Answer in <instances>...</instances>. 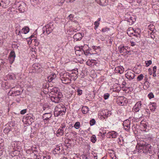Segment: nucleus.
<instances>
[{"instance_id": "e2e57ef3", "label": "nucleus", "mask_w": 159, "mask_h": 159, "mask_svg": "<svg viewBox=\"0 0 159 159\" xmlns=\"http://www.w3.org/2000/svg\"><path fill=\"white\" fill-rule=\"evenodd\" d=\"M68 17L71 20V18H73V15L72 14H70L69 16Z\"/></svg>"}, {"instance_id": "5fc2aeb1", "label": "nucleus", "mask_w": 159, "mask_h": 159, "mask_svg": "<svg viewBox=\"0 0 159 159\" xmlns=\"http://www.w3.org/2000/svg\"><path fill=\"white\" fill-rule=\"evenodd\" d=\"M80 28H77L76 29H74L73 30V32H76L77 31H79L80 30Z\"/></svg>"}, {"instance_id": "2eb2a0df", "label": "nucleus", "mask_w": 159, "mask_h": 159, "mask_svg": "<svg viewBox=\"0 0 159 159\" xmlns=\"http://www.w3.org/2000/svg\"><path fill=\"white\" fill-rule=\"evenodd\" d=\"M117 133L114 131L109 132L107 134V136L109 138H115L117 136Z\"/></svg>"}, {"instance_id": "393cba45", "label": "nucleus", "mask_w": 159, "mask_h": 159, "mask_svg": "<svg viewBox=\"0 0 159 159\" xmlns=\"http://www.w3.org/2000/svg\"><path fill=\"white\" fill-rule=\"evenodd\" d=\"M29 31V28L28 27H25V28L22 29L21 32L23 34H26Z\"/></svg>"}, {"instance_id": "bf43d9fd", "label": "nucleus", "mask_w": 159, "mask_h": 159, "mask_svg": "<svg viewBox=\"0 0 159 159\" xmlns=\"http://www.w3.org/2000/svg\"><path fill=\"white\" fill-rule=\"evenodd\" d=\"M99 133L101 134V135L102 136V137H103V136L105 134H106V132L103 133L102 134L101 131H100Z\"/></svg>"}, {"instance_id": "864d4df0", "label": "nucleus", "mask_w": 159, "mask_h": 159, "mask_svg": "<svg viewBox=\"0 0 159 159\" xmlns=\"http://www.w3.org/2000/svg\"><path fill=\"white\" fill-rule=\"evenodd\" d=\"M4 64V62L2 59H0V66L1 67L2 66H3Z\"/></svg>"}, {"instance_id": "a878e982", "label": "nucleus", "mask_w": 159, "mask_h": 159, "mask_svg": "<svg viewBox=\"0 0 159 159\" xmlns=\"http://www.w3.org/2000/svg\"><path fill=\"white\" fill-rule=\"evenodd\" d=\"M52 74L51 75V76H49L48 77V81L50 82H51L56 77V75L55 74H53L52 76Z\"/></svg>"}, {"instance_id": "aec40b11", "label": "nucleus", "mask_w": 159, "mask_h": 159, "mask_svg": "<svg viewBox=\"0 0 159 159\" xmlns=\"http://www.w3.org/2000/svg\"><path fill=\"white\" fill-rule=\"evenodd\" d=\"M135 21V18L134 16L133 17L131 16L129 17V20H128L127 22L129 23V25H132Z\"/></svg>"}, {"instance_id": "4d7b16f0", "label": "nucleus", "mask_w": 159, "mask_h": 159, "mask_svg": "<svg viewBox=\"0 0 159 159\" xmlns=\"http://www.w3.org/2000/svg\"><path fill=\"white\" fill-rule=\"evenodd\" d=\"M131 46H133L135 45V43L133 41H130Z\"/></svg>"}, {"instance_id": "5701e85b", "label": "nucleus", "mask_w": 159, "mask_h": 159, "mask_svg": "<svg viewBox=\"0 0 159 159\" xmlns=\"http://www.w3.org/2000/svg\"><path fill=\"white\" fill-rule=\"evenodd\" d=\"M140 126L141 128H143L144 129H147V125L145 123V121H142L140 122Z\"/></svg>"}, {"instance_id": "69168bd1", "label": "nucleus", "mask_w": 159, "mask_h": 159, "mask_svg": "<svg viewBox=\"0 0 159 159\" xmlns=\"http://www.w3.org/2000/svg\"><path fill=\"white\" fill-rule=\"evenodd\" d=\"M18 34H17V35H20L21 36H22V35H21V31L18 30Z\"/></svg>"}, {"instance_id": "c85d7f7f", "label": "nucleus", "mask_w": 159, "mask_h": 159, "mask_svg": "<svg viewBox=\"0 0 159 159\" xmlns=\"http://www.w3.org/2000/svg\"><path fill=\"white\" fill-rule=\"evenodd\" d=\"M144 77V76L143 74H141L139 75L137 77V80L138 81H140L141 80L143 79Z\"/></svg>"}, {"instance_id": "6ab92c4d", "label": "nucleus", "mask_w": 159, "mask_h": 159, "mask_svg": "<svg viewBox=\"0 0 159 159\" xmlns=\"http://www.w3.org/2000/svg\"><path fill=\"white\" fill-rule=\"evenodd\" d=\"M57 136L59 137L63 135L64 134L63 130H61L59 128L57 131H56L55 133Z\"/></svg>"}, {"instance_id": "ddd939ff", "label": "nucleus", "mask_w": 159, "mask_h": 159, "mask_svg": "<svg viewBox=\"0 0 159 159\" xmlns=\"http://www.w3.org/2000/svg\"><path fill=\"white\" fill-rule=\"evenodd\" d=\"M82 38V36L81 33H78L75 34L73 38L74 39V41H80L81 40Z\"/></svg>"}, {"instance_id": "a211bd4d", "label": "nucleus", "mask_w": 159, "mask_h": 159, "mask_svg": "<svg viewBox=\"0 0 159 159\" xmlns=\"http://www.w3.org/2000/svg\"><path fill=\"white\" fill-rule=\"evenodd\" d=\"M63 109H66L65 106L62 103H60L57 105L55 107V109H59L63 110Z\"/></svg>"}, {"instance_id": "680f3d73", "label": "nucleus", "mask_w": 159, "mask_h": 159, "mask_svg": "<svg viewBox=\"0 0 159 159\" xmlns=\"http://www.w3.org/2000/svg\"><path fill=\"white\" fill-rule=\"evenodd\" d=\"M43 159H50V157L49 156L44 157H43Z\"/></svg>"}, {"instance_id": "79ce46f5", "label": "nucleus", "mask_w": 159, "mask_h": 159, "mask_svg": "<svg viewBox=\"0 0 159 159\" xmlns=\"http://www.w3.org/2000/svg\"><path fill=\"white\" fill-rule=\"evenodd\" d=\"M90 125H93L95 124V121L94 119H93L90 120Z\"/></svg>"}, {"instance_id": "e433bc0d", "label": "nucleus", "mask_w": 159, "mask_h": 159, "mask_svg": "<svg viewBox=\"0 0 159 159\" xmlns=\"http://www.w3.org/2000/svg\"><path fill=\"white\" fill-rule=\"evenodd\" d=\"M121 88L120 87H117L116 88L114 89L113 91L119 93L120 90Z\"/></svg>"}, {"instance_id": "4468645a", "label": "nucleus", "mask_w": 159, "mask_h": 159, "mask_svg": "<svg viewBox=\"0 0 159 159\" xmlns=\"http://www.w3.org/2000/svg\"><path fill=\"white\" fill-rule=\"evenodd\" d=\"M52 115V114L50 113H45L43 115L42 118L44 120L48 121L49 120Z\"/></svg>"}, {"instance_id": "9b49d317", "label": "nucleus", "mask_w": 159, "mask_h": 159, "mask_svg": "<svg viewBox=\"0 0 159 159\" xmlns=\"http://www.w3.org/2000/svg\"><path fill=\"white\" fill-rule=\"evenodd\" d=\"M51 101L55 103H58L61 102V100L57 97L56 95H53L51 97Z\"/></svg>"}, {"instance_id": "6e6d98bb", "label": "nucleus", "mask_w": 159, "mask_h": 159, "mask_svg": "<svg viewBox=\"0 0 159 159\" xmlns=\"http://www.w3.org/2000/svg\"><path fill=\"white\" fill-rule=\"evenodd\" d=\"M144 80H145V82H147V80H148V76L147 75H145L144 76Z\"/></svg>"}, {"instance_id": "412c9836", "label": "nucleus", "mask_w": 159, "mask_h": 159, "mask_svg": "<svg viewBox=\"0 0 159 159\" xmlns=\"http://www.w3.org/2000/svg\"><path fill=\"white\" fill-rule=\"evenodd\" d=\"M78 71L76 72H72V73L70 74V77H73L74 80H75L78 77Z\"/></svg>"}, {"instance_id": "f8f14e48", "label": "nucleus", "mask_w": 159, "mask_h": 159, "mask_svg": "<svg viewBox=\"0 0 159 159\" xmlns=\"http://www.w3.org/2000/svg\"><path fill=\"white\" fill-rule=\"evenodd\" d=\"M141 106V102L140 101L137 102L134 106L133 109L135 112L138 111Z\"/></svg>"}, {"instance_id": "f257e3e1", "label": "nucleus", "mask_w": 159, "mask_h": 159, "mask_svg": "<svg viewBox=\"0 0 159 159\" xmlns=\"http://www.w3.org/2000/svg\"><path fill=\"white\" fill-rule=\"evenodd\" d=\"M152 150L151 146L148 144L139 145L138 148V152H143L146 154L149 155L150 156V158H151L153 156V155H149L152 153Z\"/></svg>"}, {"instance_id": "cd10ccee", "label": "nucleus", "mask_w": 159, "mask_h": 159, "mask_svg": "<svg viewBox=\"0 0 159 159\" xmlns=\"http://www.w3.org/2000/svg\"><path fill=\"white\" fill-rule=\"evenodd\" d=\"M156 104L155 103L153 102L152 103V107H150V110L152 111H154L155 109H156Z\"/></svg>"}, {"instance_id": "f704fd0d", "label": "nucleus", "mask_w": 159, "mask_h": 159, "mask_svg": "<svg viewBox=\"0 0 159 159\" xmlns=\"http://www.w3.org/2000/svg\"><path fill=\"white\" fill-rule=\"evenodd\" d=\"M99 25V22H98V21H95L94 22V25H95V26L94 27V29L96 30L98 27Z\"/></svg>"}, {"instance_id": "052dcab7", "label": "nucleus", "mask_w": 159, "mask_h": 159, "mask_svg": "<svg viewBox=\"0 0 159 159\" xmlns=\"http://www.w3.org/2000/svg\"><path fill=\"white\" fill-rule=\"evenodd\" d=\"M126 83L125 81H123L122 83V85H124V87L125 88H126V86L125 85H126Z\"/></svg>"}, {"instance_id": "a19ab883", "label": "nucleus", "mask_w": 159, "mask_h": 159, "mask_svg": "<svg viewBox=\"0 0 159 159\" xmlns=\"http://www.w3.org/2000/svg\"><path fill=\"white\" fill-rule=\"evenodd\" d=\"M148 97L149 99H151L154 97V95L152 93H151L148 94Z\"/></svg>"}, {"instance_id": "774afa93", "label": "nucleus", "mask_w": 159, "mask_h": 159, "mask_svg": "<svg viewBox=\"0 0 159 159\" xmlns=\"http://www.w3.org/2000/svg\"><path fill=\"white\" fill-rule=\"evenodd\" d=\"M64 0H63L62 2H60L59 4H58L59 6H61L62 4L63 3H64Z\"/></svg>"}, {"instance_id": "3c124183", "label": "nucleus", "mask_w": 159, "mask_h": 159, "mask_svg": "<svg viewBox=\"0 0 159 159\" xmlns=\"http://www.w3.org/2000/svg\"><path fill=\"white\" fill-rule=\"evenodd\" d=\"M157 70V66H154L153 68L152 71L153 72H156Z\"/></svg>"}, {"instance_id": "338daca9", "label": "nucleus", "mask_w": 159, "mask_h": 159, "mask_svg": "<svg viewBox=\"0 0 159 159\" xmlns=\"http://www.w3.org/2000/svg\"><path fill=\"white\" fill-rule=\"evenodd\" d=\"M84 157L86 159H88V157L87 156L86 154H84L83 155Z\"/></svg>"}, {"instance_id": "6e6552de", "label": "nucleus", "mask_w": 159, "mask_h": 159, "mask_svg": "<svg viewBox=\"0 0 159 159\" xmlns=\"http://www.w3.org/2000/svg\"><path fill=\"white\" fill-rule=\"evenodd\" d=\"M15 87H12L11 89L9 91L8 93L11 94V95L12 96H16L20 95L21 94V93L20 91V90H13V89Z\"/></svg>"}, {"instance_id": "7c9ffc66", "label": "nucleus", "mask_w": 159, "mask_h": 159, "mask_svg": "<svg viewBox=\"0 0 159 159\" xmlns=\"http://www.w3.org/2000/svg\"><path fill=\"white\" fill-rule=\"evenodd\" d=\"M74 127L76 129H78L80 126V123L79 122H76L75 124Z\"/></svg>"}, {"instance_id": "20e7f679", "label": "nucleus", "mask_w": 159, "mask_h": 159, "mask_svg": "<svg viewBox=\"0 0 159 159\" xmlns=\"http://www.w3.org/2000/svg\"><path fill=\"white\" fill-rule=\"evenodd\" d=\"M34 118L32 114H30L27 115L25 117V119L27 123L29 125H30L34 122Z\"/></svg>"}, {"instance_id": "2f4dec72", "label": "nucleus", "mask_w": 159, "mask_h": 159, "mask_svg": "<svg viewBox=\"0 0 159 159\" xmlns=\"http://www.w3.org/2000/svg\"><path fill=\"white\" fill-rule=\"evenodd\" d=\"M90 49L89 48L86 50H84L83 52L84 54L86 56H88L89 55V54H91V53L89 52Z\"/></svg>"}, {"instance_id": "09e8293b", "label": "nucleus", "mask_w": 159, "mask_h": 159, "mask_svg": "<svg viewBox=\"0 0 159 159\" xmlns=\"http://www.w3.org/2000/svg\"><path fill=\"white\" fill-rule=\"evenodd\" d=\"M30 1L34 2L36 4H37L40 1V0H30Z\"/></svg>"}, {"instance_id": "c756f323", "label": "nucleus", "mask_w": 159, "mask_h": 159, "mask_svg": "<svg viewBox=\"0 0 159 159\" xmlns=\"http://www.w3.org/2000/svg\"><path fill=\"white\" fill-rule=\"evenodd\" d=\"M97 139L96 136L94 135H93L91 137V141L93 143H95Z\"/></svg>"}, {"instance_id": "13d9d810", "label": "nucleus", "mask_w": 159, "mask_h": 159, "mask_svg": "<svg viewBox=\"0 0 159 159\" xmlns=\"http://www.w3.org/2000/svg\"><path fill=\"white\" fill-rule=\"evenodd\" d=\"M148 72H149V74L150 75H151L152 74V69H151L149 68L148 69Z\"/></svg>"}, {"instance_id": "de8ad7c7", "label": "nucleus", "mask_w": 159, "mask_h": 159, "mask_svg": "<svg viewBox=\"0 0 159 159\" xmlns=\"http://www.w3.org/2000/svg\"><path fill=\"white\" fill-rule=\"evenodd\" d=\"M26 112V109H25L21 110L20 112V113L21 114H24Z\"/></svg>"}, {"instance_id": "423d86ee", "label": "nucleus", "mask_w": 159, "mask_h": 159, "mask_svg": "<svg viewBox=\"0 0 159 159\" xmlns=\"http://www.w3.org/2000/svg\"><path fill=\"white\" fill-rule=\"evenodd\" d=\"M54 115L55 116H57L59 115H62L65 114L66 111V109H63V110H60L59 109H55Z\"/></svg>"}, {"instance_id": "b1692460", "label": "nucleus", "mask_w": 159, "mask_h": 159, "mask_svg": "<svg viewBox=\"0 0 159 159\" xmlns=\"http://www.w3.org/2000/svg\"><path fill=\"white\" fill-rule=\"evenodd\" d=\"M130 12H127L125 14V15L124 16V18H125V20L127 21L129 20V17H131V16L130 15Z\"/></svg>"}, {"instance_id": "473e14b6", "label": "nucleus", "mask_w": 159, "mask_h": 159, "mask_svg": "<svg viewBox=\"0 0 159 159\" xmlns=\"http://www.w3.org/2000/svg\"><path fill=\"white\" fill-rule=\"evenodd\" d=\"M56 96L59 97V98L61 100H62V98L63 97V95H62V93L61 92H59L58 93H56Z\"/></svg>"}, {"instance_id": "0eeeda50", "label": "nucleus", "mask_w": 159, "mask_h": 159, "mask_svg": "<svg viewBox=\"0 0 159 159\" xmlns=\"http://www.w3.org/2000/svg\"><path fill=\"white\" fill-rule=\"evenodd\" d=\"M33 67L34 69V72L36 73H40L42 71V70L41 68L40 65L36 63L34 64L33 65Z\"/></svg>"}, {"instance_id": "37998d69", "label": "nucleus", "mask_w": 159, "mask_h": 159, "mask_svg": "<svg viewBox=\"0 0 159 159\" xmlns=\"http://www.w3.org/2000/svg\"><path fill=\"white\" fill-rule=\"evenodd\" d=\"M152 63V61L149 60L147 61V62L146 63V66L148 67L150 65H151Z\"/></svg>"}, {"instance_id": "39448f33", "label": "nucleus", "mask_w": 159, "mask_h": 159, "mask_svg": "<svg viewBox=\"0 0 159 159\" xmlns=\"http://www.w3.org/2000/svg\"><path fill=\"white\" fill-rule=\"evenodd\" d=\"M119 50L120 53L122 54L125 55H127L129 53V52L127 50V48H128V47H125L124 46H120L119 47Z\"/></svg>"}, {"instance_id": "1a4fd4ad", "label": "nucleus", "mask_w": 159, "mask_h": 159, "mask_svg": "<svg viewBox=\"0 0 159 159\" xmlns=\"http://www.w3.org/2000/svg\"><path fill=\"white\" fill-rule=\"evenodd\" d=\"M130 122L129 120H126L124 121L123 125L124 129L128 131L129 130L130 127Z\"/></svg>"}, {"instance_id": "58836bf2", "label": "nucleus", "mask_w": 159, "mask_h": 159, "mask_svg": "<svg viewBox=\"0 0 159 159\" xmlns=\"http://www.w3.org/2000/svg\"><path fill=\"white\" fill-rule=\"evenodd\" d=\"M139 30V32H138V31H137L136 30H134V33H136V34L137 33H138V34H134V35L135 36H136V37H139L140 38V35L139 33H140V31L139 30Z\"/></svg>"}, {"instance_id": "0e129e2a", "label": "nucleus", "mask_w": 159, "mask_h": 159, "mask_svg": "<svg viewBox=\"0 0 159 159\" xmlns=\"http://www.w3.org/2000/svg\"><path fill=\"white\" fill-rule=\"evenodd\" d=\"M34 40V41L36 43H37L38 44L39 43L38 41V40L37 39H32V40Z\"/></svg>"}, {"instance_id": "4c0bfd02", "label": "nucleus", "mask_w": 159, "mask_h": 159, "mask_svg": "<svg viewBox=\"0 0 159 159\" xmlns=\"http://www.w3.org/2000/svg\"><path fill=\"white\" fill-rule=\"evenodd\" d=\"M109 30L110 29L109 28L106 27L105 28H102L101 30V31L102 32L104 33L109 31Z\"/></svg>"}, {"instance_id": "a18cd8bd", "label": "nucleus", "mask_w": 159, "mask_h": 159, "mask_svg": "<svg viewBox=\"0 0 159 159\" xmlns=\"http://www.w3.org/2000/svg\"><path fill=\"white\" fill-rule=\"evenodd\" d=\"M39 125H40V124L39 123H36L34 126L36 129H37L39 128V126H40Z\"/></svg>"}, {"instance_id": "f03ea898", "label": "nucleus", "mask_w": 159, "mask_h": 159, "mask_svg": "<svg viewBox=\"0 0 159 159\" xmlns=\"http://www.w3.org/2000/svg\"><path fill=\"white\" fill-rule=\"evenodd\" d=\"M15 7L21 12H23L25 11L26 9V4L23 2H16Z\"/></svg>"}, {"instance_id": "dca6fc26", "label": "nucleus", "mask_w": 159, "mask_h": 159, "mask_svg": "<svg viewBox=\"0 0 159 159\" xmlns=\"http://www.w3.org/2000/svg\"><path fill=\"white\" fill-rule=\"evenodd\" d=\"M16 57L15 52L14 51H12L9 54L10 60L12 61V62L14 61Z\"/></svg>"}, {"instance_id": "f3484780", "label": "nucleus", "mask_w": 159, "mask_h": 159, "mask_svg": "<svg viewBox=\"0 0 159 159\" xmlns=\"http://www.w3.org/2000/svg\"><path fill=\"white\" fill-rule=\"evenodd\" d=\"M115 71L116 73H119L120 74L122 73L124 71V68L122 66L117 67L115 69Z\"/></svg>"}, {"instance_id": "bb28decb", "label": "nucleus", "mask_w": 159, "mask_h": 159, "mask_svg": "<svg viewBox=\"0 0 159 159\" xmlns=\"http://www.w3.org/2000/svg\"><path fill=\"white\" fill-rule=\"evenodd\" d=\"M118 143L119 145H122L124 144V139L122 137H120L118 139Z\"/></svg>"}, {"instance_id": "ea45409f", "label": "nucleus", "mask_w": 159, "mask_h": 159, "mask_svg": "<svg viewBox=\"0 0 159 159\" xmlns=\"http://www.w3.org/2000/svg\"><path fill=\"white\" fill-rule=\"evenodd\" d=\"M88 47V46L87 45H84L83 47L82 46L81 47H80V49H79V51H81L82 50L83 51L84 50L83 48H84V49H85V48H86L87 47Z\"/></svg>"}, {"instance_id": "c03bdc74", "label": "nucleus", "mask_w": 159, "mask_h": 159, "mask_svg": "<svg viewBox=\"0 0 159 159\" xmlns=\"http://www.w3.org/2000/svg\"><path fill=\"white\" fill-rule=\"evenodd\" d=\"M117 104L119 105L122 106L124 104L125 102H121L119 101L117 102Z\"/></svg>"}, {"instance_id": "4be33fe9", "label": "nucleus", "mask_w": 159, "mask_h": 159, "mask_svg": "<svg viewBox=\"0 0 159 159\" xmlns=\"http://www.w3.org/2000/svg\"><path fill=\"white\" fill-rule=\"evenodd\" d=\"M81 111L83 114H86L89 111V108L86 106H84L82 108Z\"/></svg>"}, {"instance_id": "603ef678", "label": "nucleus", "mask_w": 159, "mask_h": 159, "mask_svg": "<svg viewBox=\"0 0 159 159\" xmlns=\"http://www.w3.org/2000/svg\"><path fill=\"white\" fill-rule=\"evenodd\" d=\"M3 131H4V132L5 133H7L10 131V129H7V128H5L4 129Z\"/></svg>"}, {"instance_id": "7ed1b4c3", "label": "nucleus", "mask_w": 159, "mask_h": 159, "mask_svg": "<svg viewBox=\"0 0 159 159\" xmlns=\"http://www.w3.org/2000/svg\"><path fill=\"white\" fill-rule=\"evenodd\" d=\"M54 28L52 23H50L46 25L45 27L43 28V33L45 35L48 34L50 33Z\"/></svg>"}, {"instance_id": "9d476101", "label": "nucleus", "mask_w": 159, "mask_h": 159, "mask_svg": "<svg viewBox=\"0 0 159 159\" xmlns=\"http://www.w3.org/2000/svg\"><path fill=\"white\" fill-rule=\"evenodd\" d=\"M125 76L129 80L133 79L135 76L134 73L131 71H129L125 74Z\"/></svg>"}, {"instance_id": "72a5a7b5", "label": "nucleus", "mask_w": 159, "mask_h": 159, "mask_svg": "<svg viewBox=\"0 0 159 159\" xmlns=\"http://www.w3.org/2000/svg\"><path fill=\"white\" fill-rule=\"evenodd\" d=\"M82 90L78 88L77 89L76 92L77 93V95H81L82 94Z\"/></svg>"}, {"instance_id": "49530a36", "label": "nucleus", "mask_w": 159, "mask_h": 159, "mask_svg": "<svg viewBox=\"0 0 159 159\" xmlns=\"http://www.w3.org/2000/svg\"><path fill=\"white\" fill-rule=\"evenodd\" d=\"M80 49V47H78V46H76V47H75V53H76L77 52L79 51Z\"/></svg>"}, {"instance_id": "c9c22d12", "label": "nucleus", "mask_w": 159, "mask_h": 159, "mask_svg": "<svg viewBox=\"0 0 159 159\" xmlns=\"http://www.w3.org/2000/svg\"><path fill=\"white\" fill-rule=\"evenodd\" d=\"M110 96V94L109 93H105L104 95L103 98L105 100H107L108 98Z\"/></svg>"}, {"instance_id": "8fccbe9b", "label": "nucleus", "mask_w": 159, "mask_h": 159, "mask_svg": "<svg viewBox=\"0 0 159 159\" xmlns=\"http://www.w3.org/2000/svg\"><path fill=\"white\" fill-rule=\"evenodd\" d=\"M60 149L59 147H57L55 149V151L56 152H58V151H59Z\"/></svg>"}]
</instances>
